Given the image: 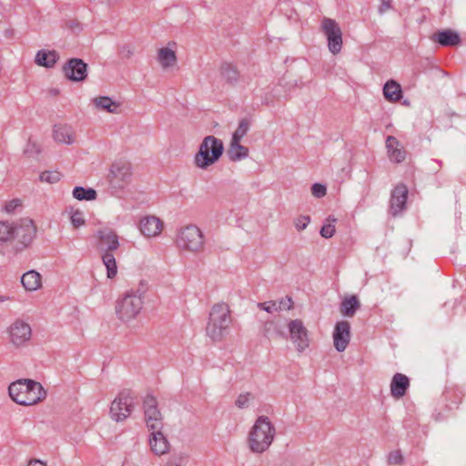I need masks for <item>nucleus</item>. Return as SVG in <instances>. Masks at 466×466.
Returning <instances> with one entry per match:
<instances>
[{
  "instance_id": "obj_25",
  "label": "nucleus",
  "mask_w": 466,
  "mask_h": 466,
  "mask_svg": "<svg viewBox=\"0 0 466 466\" xmlns=\"http://www.w3.org/2000/svg\"><path fill=\"white\" fill-rule=\"evenodd\" d=\"M59 58V55L56 51H46L44 49L39 50L35 56V63L38 66H45L47 68L53 67Z\"/></svg>"
},
{
  "instance_id": "obj_21",
  "label": "nucleus",
  "mask_w": 466,
  "mask_h": 466,
  "mask_svg": "<svg viewBox=\"0 0 466 466\" xmlns=\"http://www.w3.org/2000/svg\"><path fill=\"white\" fill-rule=\"evenodd\" d=\"M432 39L442 46H455L461 43V37L459 34L451 29H446L436 33Z\"/></svg>"
},
{
  "instance_id": "obj_38",
  "label": "nucleus",
  "mask_w": 466,
  "mask_h": 466,
  "mask_svg": "<svg viewBox=\"0 0 466 466\" xmlns=\"http://www.w3.org/2000/svg\"><path fill=\"white\" fill-rule=\"evenodd\" d=\"M61 174L58 171H45L40 175V180L47 183H56L60 180Z\"/></svg>"
},
{
  "instance_id": "obj_11",
  "label": "nucleus",
  "mask_w": 466,
  "mask_h": 466,
  "mask_svg": "<svg viewBox=\"0 0 466 466\" xmlns=\"http://www.w3.org/2000/svg\"><path fill=\"white\" fill-rule=\"evenodd\" d=\"M145 421L148 431L163 430V416L157 408L155 397L148 395L144 400Z\"/></svg>"
},
{
  "instance_id": "obj_48",
  "label": "nucleus",
  "mask_w": 466,
  "mask_h": 466,
  "mask_svg": "<svg viewBox=\"0 0 466 466\" xmlns=\"http://www.w3.org/2000/svg\"><path fill=\"white\" fill-rule=\"evenodd\" d=\"M21 206V201L19 199H13L11 200L10 202H8L6 205H5V211L8 212V213H11V212H14L15 209L17 208V207H20Z\"/></svg>"
},
{
  "instance_id": "obj_43",
  "label": "nucleus",
  "mask_w": 466,
  "mask_h": 466,
  "mask_svg": "<svg viewBox=\"0 0 466 466\" xmlns=\"http://www.w3.org/2000/svg\"><path fill=\"white\" fill-rule=\"evenodd\" d=\"M310 222L309 216H299L294 220V226L298 231L304 230Z\"/></svg>"
},
{
  "instance_id": "obj_2",
  "label": "nucleus",
  "mask_w": 466,
  "mask_h": 466,
  "mask_svg": "<svg viewBox=\"0 0 466 466\" xmlns=\"http://www.w3.org/2000/svg\"><path fill=\"white\" fill-rule=\"evenodd\" d=\"M232 316L229 306L225 302L212 306L206 326V335L214 342H220L228 334Z\"/></svg>"
},
{
  "instance_id": "obj_28",
  "label": "nucleus",
  "mask_w": 466,
  "mask_h": 466,
  "mask_svg": "<svg viewBox=\"0 0 466 466\" xmlns=\"http://www.w3.org/2000/svg\"><path fill=\"white\" fill-rule=\"evenodd\" d=\"M157 60L163 69H167L177 63L175 51L168 47H162L157 52Z\"/></svg>"
},
{
  "instance_id": "obj_40",
  "label": "nucleus",
  "mask_w": 466,
  "mask_h": 466,
  "mask_svg": "<svg viewBox=\"0 0 466 466\" xmlns=\"http://www.w3.org/2000/svg\"><path fill=\"white\" fill-rule=\"evenodd\" d=\"M273 333L278 336H282L283 333L278 329L274 321H267L263 325V334L266 337H270Z\"/></svg>"
},
{
  "instance_id": "obj_46",
  "label": "nucleus",
  "mask_w": 466,
  "mask_h": 466,
  "mask_svg": "<svg viewBox=\"0 0 466 466\" xmlns=\"http://www.w3.org/2000/svg\"><path fill=\"white\" fill-rule=\"evenodd\" d=\"M248 402H249V393H243V394H240L237 398L235 404L238 408L244 409L248 406Z\"/></svg>"
},
{
  "instance_id": "obj_41",
  "label": "nucleus",
  "mask_w": 466,
  "mask_h": 466,
  "mask_svg": "<svg viewBox=\"0 0 466 466\" xmlns=\"http://www.w3.org/2000/svg\"><path fill=\"white\" fill-rule=\"evenodd\" d=\"M387 462L390 465H401L404 462V458L400 451H392L388 454Z\"/></svg>"
},
{
  "instance_id": "obj_12",
  "label": "nucleus",
  "mask_w": 466,
  "mask_h": 466,
  "mask_svg": "<svg viewBox=\"0 0 466 466\" xmlns=\"http://www.w3.org/2000/svg\"><path fill=\"white\" fill-rule=\"evenodd\" d=\"M134 405L133 398L129 392L123 391L112 401L110 416L116 421H122L128 418Z\"/></svg>"
},
{
  "instance_id": "obj_23",
  "label": "nucleus",
  "mask_w": 466,
  "mask_h": 466,
  "mask_svg": "<svg viewBox=\"0 0 466 466\" xmlns=\"http://www.w3.org/2000/svg\"><path fill=\"white\" fill-rule=\"evenodd\" d=\"M13 227L14 223L0 221V253L3 255L9 253Z\"/></svg>"
},
{
  "instance_id": "obj_13",
  "label": "nucleus",
  "mask_w": 466,
  "mask_h": 466,
  "mask_svg": "<svg viewBox=\"0 0 466 466\" xmlns=\"http://www.w3.org/2000/svg\"><path fill=\"white\" fill-rule=\"evenodd\" d=\"M8 334L12 344L21 346L31 339L32 329L26 322L16 319L9 327Z\"/></svg>"
},
{
  "instance_id": "obj_49",
  "label": "nucleus",
  "mask_w": 466,
  "mask_h": 466,
  "mask_svg": "<svg viewBox=\"0 0 466 466\" xmlns=\"http://www.w3.org/2000/svg\"><path fill=\"white\" fill-rule=\"evenodd\" d=\"M390 8V4L389 1L382 0L381 5L379 8L380 13H384L385 11Z\"/></svg>"
},
{
  "instance_id": "obj_7",
  "label": "nucleus",
  "mask_w": 466,
  "mask_h": 466,
  "mask_svg": "<svg viewBox=\"0 0 466 466\" xmlns=\"http://www.w3.org/2000/svg\"><path fill=\"white\" fill-rule=\"evenodd\" d=\"M36 233V227L31 218H25L14 223L9 253H17L28 248Z\"/></svg>"
},
{
  "instance_id": "obj_44",
  "label": "nucleus",
  "mask_w": 466,
  "mask_h": 466,
  "mask_svg": "<svg viewBox=\"0 0 466 466\" xmlns=\"http://www.w3.org/2000/svg\"><path fill=\"white\" fill-rule=\"evenodd\" d=\"M311 194L317 198H321L327 194V188L322 184L315 183L311 187Z\"/></svg>"
},
{
  "instance_id": "obj_31",
  "label": "nucleus",
  "mask_w": 466,
  "mask_h": 466,
  "mask_svg": "<svg viewBox=\"0 0 466 466\" xmlns=\"http://www.w3.org/2000/svg\"><path fill=\"white\" fill-rule=\"evenodd\" d=\"M102 260L106 268V276L108 279H114L117 273V266L115 256L112 252H105Z\"/></svg>"
},
{
  "instance_id": "obj_20",
  "label": "nucleus",
  "mask_w": 466,
  "mask_h": 466,
  "mask_svg": "<svg viewBox=\"0 0 466 466\" xmlns=\"http://www.w3.org/2000/svg\"><path fill=\"white\" fill-rule=\"evenodd\" d=\"M409 387L410 379L406 375L402 373L394 374L390 382L391 396L395 399L402 398Z\"/></svg>"
},
{
  "instance_id": "obj_9",
  "label": "nucleus",
  "mask_w": 466,
  "mask_h": 466,
  "mask_svg": "<svg viewBox=\"0 0 466 466\" xmlns=\"http://www.w3.org/2000/svg\"><path fill=\"white\" fill-rule=\"evenodd\" d=\"M320 29L327 37L328 48L333 55H337L342 48V31L339 24L331 18L324 17Z\"/></svg>"
},
{
  "instance_id": "obj_26",
  "label": "nucleus",
  "mask_w": 466,
  "mask_h": 466,
  "mask_svg": "<svg viewBox=\"0 0 466 466\" xmlns=\"http://www.w3.org/2000/svg\"><path fill=\"white\" fill-rule=\"evenodd\" d=\"M228 155L231 161H239L248 156V148L240 145L239 140L231 139L229 148L228 150Z\"/></svg>"
},
{
  "instance_id": "obj_17",
  "label": "nucleus",
  "mask_w": 466,
  "mask_h": 466,
  "mask_svg": "<svg viewBox=\"0 0 466 466\" xmlns=\"http://www.w3.org/2000/svg\"><path fill=\"white\" fill-rule=\"evenodd\" d=\"M408 188L403 184L397 185L390 197V213L393 216L400 214L406 207Z\"/></svg>"
},
{
  "instance_id": "obj_19",
  "label": "nucleus",
  "mask_w": 466,
  "mask_h": 466,
  "mask_svg": "<svg viewBox=\"0 0 466 466\" xmlns=\"http://www.w3.org/2000/svg\"><path fill=\"white\" fill-rule=\"evenodd\" d=\"M96 236L102 246H105V252H112L119 248L118 236L113 228H103L97 230Z\"/></svg>"
},
{
  "instance_id": "obj_16",
  "label": "nucleus",
  "mask_w": 466,
  "mask_h": 466,
  "mask_svg": "<svg viewBox=\"0 0 466 466\" xmlns=\"http://www.w3.org/2000/svg\"><path fill=\"white\" fill-rule=\"evenodd\" d=\"M148 442L151 451L157 456L164 455L169 451L170 444L163 430L151 431Z\"/></svg>"
},
{
  "instance_id": "obj_39",
  "label": "nucleus",
  "mask_w": 466,
  "mask_h": 466,
  "mask_svg": "<svg viewBox=\"0 0 466 466\" xmlns=\"http://www.w3.org/2000/svg\"><path fill=\"white\" fill-rule=\"evenodd\" d=\"M389 157L391 161L400 163L405 159L406 152L402 147H396L388 152Z\"/></svg>"
},
{
  "instance_id": "obj_53",
  "label": "nucleus",
  "mask_w": 466,
  "mask_h": 466,
  "mask_svg": "<svg viewBox=\"0 0 466 466\" xmlns=\"http://www.w3.org/2000/svg\"><path fill=\"white\" fill-rule=\"evenodd\" d=\"M116 1H117V0H107V2H108L109 4L115 3V2H116Z\"/></svg>"
},
{
  "instance_id": "obj_29",
  "label": "nucleus",
  "mask_w": 466,
  "mask_h": 466,
  "mask_svg": "<svg viewBox=\"0 0 466 466\" xmlns=\"http://www.w3.org/2000/svg\"><path fill=\"white\" fill-rule=\"evenodd\" d=\"M383 95L389 101H398L401 97L400 86L394 80L386 82L383 87Z\"/></svg>"
},
{
  "instance_id": "obj_37",
  "label": "nucleus",
  "mask_w": 466,
  "mask_h": 466,
  "mask_svg": "<svg viewBox=\"0 0 466 466\" xmlns=\"http://www.w3.org/2000/svg\"><path fill=\"white\" fill-rule=\"evenodd\" d=\"M187 458L182 453H173L169 456L164 466H185Z\"/></svg>"
},
{
  "instance_id": "obj_42",
  "label": "nucleus",
  "mask_w": 466,
  "mask_h": 466,
  "mask_svg": "<svg viewBox=\"0 0 466 466\" xmlns=\"http://www.w3.org/2000/svg\"><path fill=\"white\" fill-rule=\"evenodd\" d=\"M258 308L259 309L265 310L268 313H274V312L279 311L278 309V301H276V300L259 302V303H258Z\"/></svg>"
},
{
  "instance_id": "obj_36",
  "label": "nucleus",
  "mask_w": 466,
  "mask_h": 466,
  "mask_svg": "<svg viewBox=\"0 0 466 466\" xmlns=\"http://www.w3.org/2000/svg\"><path fill=\"white\" fill-rule=\"evenodd\" d=\"M250 127L249 120L247 118H242L236 131L233 133L232 139L233 140H241L243 137L246 136Z\"/></svg>"
},
{
  "instance_id": "obj_47",
  "label": "nucleus",
  "mask_w": 466,
  "mask_h": 466,
  "mask_svg": "<svg viewBox=\"0 0 466 466\" xmlns=\"http://www.w3.org/2000/svg\"><path fill=\"white\" fill-rule=\"evenodd\" d=\"M400 142L399 140L393 137V136H389L386 139V147H387V150L388 152L392 150V149H395L396 147H400Z\"/></svg>"
},
{
  "instance_id": "obj_18",
  "label": "nucleus",
  "mask_w": 466,
  "mask_h": 466,
  "mask_svg": "<svg viewBox=\"0 0 466 466\" xmlns=\"http://www.w3.org/2000/svg\"><path fill=\"white\" fill-rule=\"evenodd\" d=\"M139 229L146 238H154L162 232L163 222L155 216H147L140 219Z\"/></svg>"
},
{
  "instance_id": "obj_10",
  "label": "nucleus",
  "mask_w": 466,
  "mask_h": 466,
  "mask_svg": "<svg viewBox=\"0 0 466 466\" xmlns=\"http://www.w3.org/2000/svg\"><path fill=\"white\" fill-rule=\"evenodd\" d=\"M289 339L299 353L304 352L309 347V330L301 319H291L288 323Z\"/></svg>"
},
{
  "instance_id": "obj_1",
  "label": "nucleus",
  "mask_w": 466,
  "mask_h": 466,
  "mask_svg": "<svg viewBox=\"0 0 466 466\" xmlns=\"http://www.w3.org/2000/svg\"><path fill=\"white\" fill-rule=\"evenodd\" d=\"M10 398L23 406L35 405L46 397V391L40 382L29 379H20L8 387Z\"/></svg>"
},
{
  "instance_id": "obj_5",
  "label": "nucleus",
  "mask_w": 466,
  "mask_h": 466,
  "mask_svg": "<svg viewBox=\"0 0 466 466\" xmlns=\"http://www.w3.org/2000/svg\"><path fill=\"white\" fill-rule=\"evenodd\" d=\"M224 145L221 139L214 136H207L199 145L198 151L194 156V164L200 169H207L221 157Z\"/></svg>"
},
{
  "instance_id": "obj_24",
  "label": "nucleus",
  "mask_w": 466,
  "mask_h": 466,
  "mask_svg": "<svg viewBox=\"0 0 466 466\" xmlns=\"http://www.w3.org/2000/svg\"><path fill=\"white\" fill-rule=\"evenodd\" d=\"M94 106L99 109L111 114H118L120 104L109 96H97L92 100Z\"/></svg>"
},
{
  "instance_id": "obj_50",
  "label": "nucleus",
  "mask_w": 466,
  "mask_h": 466,
  "mask_svg": "<svg viewBox=\"0 0 466 466\" xmlns=\"http://www.w3.org/2000/svg\"><path fill=\"white\" fill-rule=\"evenodd\" d=\"M27 466H46V464L40 460L34 459L28 462Z\"/></svg>"
},
{
  "instance_id": "obj_34",
  "label": "nucleus",
  "mask_w": 466,
  "mask_h": 466,
  "mask_svg": "<svg viewBox=\"0 0 466 466\" xmlns=\"http://www.w3.org/2000/svg\"><path fill=\"white\" fill-rule=\"evenodd\" d=\"M337 222V218L332 216H329L326 218L325 224L322 226L320 229L321 237L325 238H330L335 234V224Z\"/></svg>"
},
{
  "instance_id": "obj_15",
  "label": "nucleus",
  "mask_w": 466,
  "mask_h": 466,
  "mask_svg": "<svg viewBox=\"0 0 466 466\" xmlns=\"http://www.w3.org/2000/svg\"><path fill=\"white\" fill-rule=\"evenodd\" d=\"M350 339V325L346 320L337 322L333 331V343L339 352L346 350Z\"/></svg>"
},
{
  "instance_id": "obj_45",
  "label": "nucleus",
  "mask_w": 466,
  "mask_h": 466,
  "mask_svg": "<svg viewBox=\"0 0 466 466\" xmlns=\"http://www.w3.org/2000/svg\"><path fill=\"white\" fill-rule=\"evenodd\" d=\"M292 308H293V300L289 296H287L278 301L279 310H289Z\"/></svg>"
},
{
  "instance_id": "obj_8",
  "label": "nucleus",
  "mask_w": 466,
  "mask_h": 466,
  "mask_svg": "<svg viewBox=\"0 0 466 466\" xmlns=\"http://www.w3.org/2000/svg\"><path fill=\"white\" fill-rule=\"evenodd\" d=\"M131 164L126 161H117L112 164L108 182L111 188L122 190L126 188L132 180Z\"/></svg>"
},
{
  "instance_id": "obj_14",
  "label": "nucleus",
  "mask_w": 466,
  "mask_h": 466,
  "mask_svg": "<svg viewBox=\"0 0 466 466\" xmlns=\"http://www.w3.org/2000/svg\"><path fill=\"white\" fill-rule=\"evenodd\" d=\"M63 72L71 81H83L87 76V65L80 58H71L63 66Z\"/></svg>"
},
{
  "instance_id": "obj_32",
  "label": "nucleus",
  "mask_w": 466,
  "mask_h": 466,
  "mask_svg": "<svg viewBox=\"0 0 466 466\" xmlns=\"http://www.w3.org/2000/svg\"><path fill=\"white\" fill-rule=\"evenodd\" d=\"M221 76L229 84H235L238 80L239 74L231 64H223L221 66Z\"/></svg>"
},
{
  "instance_id": "obj_4",
  "label": "nucleus",
  "mask_w": 466,
  "mask_h": 466,
  "mask_svg": "<svg viewBox=\"0 0 466 466\" xmlns=\"http://www.w3.org/2000/svg\"><path fill=\"white\" fill-rule=\"evenodd\" d=\"M175 242L180 250L196 255L202 253L206 246L204 233L193 224L178 228Z\"/></svg>"
},
{
  "instance_id": "obj_35",
  "label": "nucleus",
  "mask_w": 466,
  "mask_h": 466,
  "mask_svg": "<svg viewBox=\"0 0 466 466\" xmlns=\"http://www.w3.org/2000/svg\"><path fill=\"white\" fill-rule=\"evenodd\" d=\"M70 221L74 228H77L81 226H84L86 223V219L84 218V214L79 209H74L73 208H70L68 210Z\"/></svg>"
},
{
  "instance_id": "obj_30",
  "label": "nucleus",
  "mask_w": 466,
  "mask_h": 466,
  "mask_svg": "<svg viewBox=\"0 0 466 466\" xmlns=\"http://www.w3.org/2000/svg\"><path fill=\"white\" fill-rule=\"evenodd\" d=\"M360 307V301L356 296L346 298L340 305V313L346 317H352L356 310Z\"/></svg>"
},
{
  "instance_id": "obj_51",
  "label": "nucleus",
  "mask_w": 466,
  "mask_h": 466,
  "mask_svg": "<svg viewBox=\"0 0 466 466\" xmlns=\"http://www.w3.org/2000/svg\"><path fill=\"white\" fill-rule=\"evenodd\" d=\"M123 52L127 51V56L129 57L133 55V50L129 46H124L122 49Z\"/></svg>"
},
{
  "instance_id": "obj_3",
  "label": "nucleus",
  "mask_w": 466,
  "mask_h": 466,
  "mask_svg": "<svg viewBox=\"0 0 466 466\" xmlns=\"http://www.w3.org/2000/svg\"><path fill=\"white\" fill-rule=\"evenodd\" d=\"M276 435V429L267 416H259L252 426L248 445L254 453H263L271 445Z\"/></svg>"
},
{
  "instance_id": "obj_52",
  "label": "nucleus",
  "mask_w": 466,
  "mask_h": 466,
  "mask_svg": "<svg viewBox=\"0 0 466 466\" xmlns=\"http://www.w3.org/2000/svg\"><path fill=\"white\" fill-rule=\"evenodd\" d=\"M5 297H3V296H1V295H0V302H3V301H5Z\"/></svg>"
},
{
  "instance_id": "obj_33",
  "label": "nucleus",
  "mask_w": 466,
  "mask_h": 466,
  "mask_svg": "<svg viewBox=\"0 0 466 466\" xmlns=\"http://www.w3.org/2000/svg\"><path fill=\"white\" fill-rule=\"evenodd\" d=\"M73 197L77 200H94L96 198V191L90 187H76L73 190Z\"/></svg>"
},
{
  "instance_id": "obj_27",
  "label": "nucleus",
  "mask_w": 466,
  "mask_h": 466,
  "mask_svg": "<svg viewBox=\"0 0 466 466\" xmlns=\"http://www.w3.org/2000/svg\"><path fill=\"white\" fill-rule=\"evenodd\" d=\"M54 138L56 142L67 145H70L75 141L74 132L68 126H55Z\"/></svg>"
},
{
  "instance_id": "obj_22",
  "label": "nucleus",
  "mask_w": 466,
  "mask_h": 466,
  "mask_svg": "<svg viewBox=\"0 0 466 466\" xmlns=\"http://www.w3.org/2000/svg\"><path fill=\"white\" fill-rule=\"evenodd\" d=\"M21 283L25 290L35 291L42 287V277L35 270H29L21 277Z\"/></svg>"
},
{
  "instance_id": "obj_6",
  "label": "nucleus",
  "mask_w": 466,
  "mask_h": 466,
  "mask_svg": "<svg viewBox=\"0 0 466 466\" xmlns=\"http://www.w3.org/2000/svg\"><path fill=\"white\" fill-rule=\"evenodd\" d=\"M143 299L137 291L129 290L117 298L115 304L116 318L124 323L137 319L143 309Z\"/></svg>"
}]
</instances>
